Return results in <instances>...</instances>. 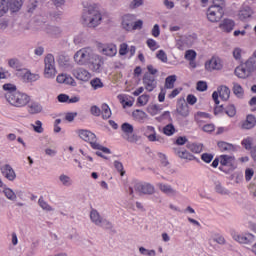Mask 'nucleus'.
<instances>
[{
	"mask_svg": "<svg viewBox=\"0 0 256 256\" xmlns=\"http://www.w3.org/2000/svg\"><path fill=\"white\" fill-rule=\"evenodd\" d=\"M9 7L12 13H17L23 7V0H10Z\"/></svg>",
	"mask_w": 256,
	"mask_h": 256,
	"instance_id": "obj_35",
	"label": "nucleus"
},
{
	"mask_svg": "<svg viewBox=\"0 0 256 256\" xmlns=\"http://www.w3.org/2000/svg\"><path fill=\"white\" fill-rule=\"evenodd\" d=\"M57 83H65L66 85L73 84V77L67 74H59L56 78Z\"/></svg>",
	"mask_w": 256,
	"mask_h": 256,
	"instance_id": "obj_33",
	"label": "nucleus"
},
{
	"mask_svg": "<svg viewBox=\"0 0 256 256\" xmlns=\"http://www.w3.org/2000/svg\"><path fill=\"white\" fill-rule=\"evenodd\" d=\"M157 59L162 61V63H167L168 58H167V53H165L163 50H159L156 54Z\"/></svg>",
	"mask_w": 256,
	"mask_h": 256,
	"instance_id": "obj_54",
	"label": "nucleus"
},
{
	"mask_svg": "<svg viewBox=\"0 0 256 256\" xmlns=\"http://www.w3.org/2000/svg\"><path fill=\"white\" fill-rule=\"evenodd\" d=\"M90 219L92 223L99 226L101 225V222L103 221V217H101V214L96 209H92L90 212Z\"/></svg>",
	"mask_w": 256,
	"mask_h": 256,
	"instance_id": "obj_32",
	"label": "nucleus"
},
{
	"mask_svg": "<svg viewBox=\"0 0 256 256\" xmlns=\"http://www.w3.org/2000/svg\"><path fill=\"white\" fill-rule=\"evenodd\" d=\"M149 103V95L147 94H142L137 98V105L138 107H145Z\"/></svg>",
	"mask_w": 256,
	"mask_h": 256,
	"instance_id": "obj_43",
	"label": "nucleus"
},
{
	"mask_svg": "<svg viewBox=\"0 0 256 256\" xmlns=\"http://www.w3.org/2000/svg\"><path fill=\"white\" fill-rule=\"evenodd\" d=\"M187 149L191 151L192 153H201L203 151V144L198 143H188L186 145Z\"/></svg>",
	"mask_w": 256,
	"mask_h": 256,
	"instance_id": "obj_37",
	"label": "nucleus"
},
{
	"mask_svg": "<svg viewBox=\"0 0 256 256\" xmlns=\"http://www.w3.org/2000/svg\"><path fill=\"white\" fill-rule=\"evenodd\" d=\"M213 184H214V191L215 193H217L218 195H231V191H229V189H227L224 185L223 182H221V180L217 177H214L212 179Z\"/></svg>",
	"mask_w": 256,
	"mask_h": 256,
	"instance_id": "obj_11",
	"label": "nucleus"
},
{
	"mask_svg": "<svg viewBox=\"0 0 256 256\" xmlns=\"http://www.w3.org/2000/svg\"><path fill=\"white\" fill-rule=\"evenodd\" d=\"M176 155L180 159H186V161H193V159H195V157L187 150H176Z\"/></svg>",
	"mask_w": 256,
	"mask_h": 256,
	"instance_id": "obj_34",
	"label": "nucleus"
},
{
	"mask_svg": "<svg viewBox=\"0 0 256 256\" xmlns=\"http://www.w3.org/2000/svg\"><path fill=\"white\" fill-rule=\"evenodd\" d=\"M103 63V57L94 53L87 65H89L91 71H94V73H101V67H103Z\"/></svg>",
	"mask_w": 256,
	"mask_h": 256,
	"instance_id": "obj_8",
	"label": "nucleus"
},
{
	"mask_svg": "<svg viewBox=\"0 0 256 256\" xmlns=\"http://www.w3.org/2000/svg\"><path fill=\"white\" fill-rule=\"evenodd\" d=\"M137 51V48L135 46H130L127 45V43H122L119 46V55H121L122 57L127 55V53H129V57H134L135 53Z\"/></svg>",
	"mask_w": 256,
	"mask_h": 256,
	"instance_id": "obj_16",
	"label": "nucleus"
},
{
	"mask_svg": "<svg viewBox=\"0 0 256 256\" xmlns=\"http://www.w3.org/2000/svg\"><path fill=\"white\" fill-rule=\"evenodd\" d=\"M121 130L123 133L122 137L126 139V141H132L131 135H133L134 131L133 125L125 122L121 125Z\"/></svg>",
	"mask_w": 256,
	"mask_h": 256,
	"instance_id": "obj_18",
	"label": "nucleus"
},
{
	"mask_svg": "<svg viewBox=\"0 0 256 256\" xmlns=\"http://www.w3.org/2000/svg\"><path fill=\"white\" fill-rule=\"evenodd\" d=\"M114 167L118 173H120L121 177L125 175V169L123 168V163L121 162H115Z\"/></svg>",
	"mask_w": 256,
	"mask_h": 256,
	"instance_id": "obj_57",
	"label": "nucleus"
},
{
	"mask_svg": "<svg viewBox=\"0 0 256 256\" xmlns=\"http://www.w3.org/2000/svg\"><path fill=\"white\" fill-rule=\"evenodd\" d=\"M146 45L147 47H149L151 51H157V48L159 47V44H157V41L153 40L152 38H149L146 41Z\"/></svg>",
	"mask_w": 256,
	"mask_h": 256,
	"instance_id": "obj_50",
	"label": "nucleus"
},
{
	"mask_svg": "<svg viewBox=\"0 0 256 256\" xmlns=\"http://www.w3.org/2000/svg\"><path fill=\"white\" fill-rule=\"evenodd\" d=\"M188 105H195L197 103V97L193 94H189L186 98Z\"/></svg>",
	"mask_w": 256,
	"mask_h": 256,
	"instance_id": "obj_63",
	"label": "nucleus"
},
{
	"mask_svg": "<svg viewBox=\"0 0 256 256\" xmlns=\"http://www.w3.org/2000/svg\"><path fill=\"white\" fill-rule=\"evenodd\" d=\"M6 101L12 105V107H26L31 101V97L26 93L16 91L5 94Z\"/></svg>",
	"mask_w": 256,
	"mask_h": 256,
	"instance_id": "obj_3",
	"label": "nucleus"
},
{
	"mask_svg": "<svg viewBox=\"0 0 256 256\" xmlns=\"http://www.w3.org/2000/svg\"><path fill=\"white\" fill-rule=\"evenodd\" d=\"M3 90L7 91L6 93H17V86H15V84H4L3 85Z\"/></svg>",
	"mask_w": 256,
	"mask_h": 256,
	"instance_id": "obj_51",
	"label": "nucleus"
},
{
	"mask_svg": "<svg viewBox=\"0 0 256 256\" xmlns=\"http://www.w3.org/2000/svg\"><path fill=\"white\" fill-rule=\"evenodd\" d=\"M217 145L220 151H235V146L231 143L219 141Z\"/></svg>",
	"mask_w": 256,
	"mask_h": 256,
	"instance_id": "obj_36",
	"label": "nucleus"
},
{
	"mask_svg": "<svg viewBox=\"0 0 256 256\" xmlns=\"http://www.w3.org/2000/svg\"><path fill=\"white\" fill-rule=\"evenodd\" d=\"M118 100L120 101L121 105L124 107H133V98L125 95V94H120L118 95Z\"/></svg>",
	"mask_w": 256,
	"mask_h": 256,
	"instance_id": "obj_30",
	"label": "nucleus"
},
{
	"mask_svg": "<svg viewBox=\"0 0 256 256\" xmlns=\"http://www.w3.org/2000/svg\"><path fill=\"white\" fill-rule=\"evenodd\" d=\"M144 135L151 142L159 141V136H157V131H155L153 126H146L144 128Z\"/></svg>",
	"mask_w": 256,
	"mask_h": 256,
	"instance_id": "obj_22",
	"label": "nucleus"
},
{
	"mask_svg": "<svg viewBox=\"0 0 256 256\" xmlns=\"http://www.w3.org/2000/svg\"><path fill=\"white\" fill-rule=\"evenodd\" d=\"M218 93H219V97H220V99H222V101H227L231 95V90H229V87H227V86H219Z\"/></svg>",
	"mask_w": 256,
	"mask_h": 256,
	"instance_id": "obj_31",
	"label": "nucleus"
},
{
	"mask_svg": "<svg viewBox=\"0 0 256 256\" xmlns=\"http://www.w3.org/2000/svg\"><path fill=\"white\" fill-rule=\"evenodd\" d=\"M157 187L162 193H165V195H177V191L169 184L159 183L157 184Z\"/></svg>",
	"mask_w": 256,
	"mask_h": 256,
	"instance_id": "obj_29",
	"label": "nucleus"
},
{
	"mask_svg": "<svg viewBox=\"0 0 256 256\" xmlns=\"http://www.w3.org/2000/svg\"><path fill=\"white\" fill-rule=\"evenodd\" d=\"M253 15V9L251 6H247L246 4L242 5V8L240 9L238 13V17L241 21H245V19H249Z\"/></svg>",
	"mask_w": 256,
	"mask_h": 256,
	"instance_id": "obj_23",
	"label": "nucleus"
},
{
	"mask_svg": "<svg viewBox=\"0 0 256 256\" xmlns=\"http://www.w3.org/2000/svg\"><path fill=\"white\" fill-rule=\"evenodd\" d=\"M194 119L196 123H203V119H209V114L205 112H197Z\"/></svg>",
	"mask_w": 256,
	"mask_h": 256,
	"instance_id": "obj_47",
	"label": "nucleus"
},
{
	"mask_svg": "<svg viewBox=\"0 0 256 256\" xmlns=\"http://www.w3.org/2000/svg\"><path fill=\"white\" fill-rule=\"evenodd\" d=\"M253 175H255V171H253V169L247 168L245 170V180L246 181H251V179H253Z\"/></svg>",
	"mask_w": 256,
	"mask_h": 256,
	"instance_id": "obj_61",
	"label": "nucleus"
},
{
	"mask_svg": "<svg viewBox=\"0 0 256 256\" xmlns=\"http://www.w3.org/2000/svg\"><path fill=\"white\" fill-rule=\"evenodd\" d=\"M101 12L97 10V7L90 6L88 9H84L82 14V23L86 27H97L101 25Z\"/></svg>",
	"mask_w": 256,
	"mask_h": 256,
	"instance_id": "obj_2",
	"label": "nucleus"
},
{
	"mask_svg": "<svg viewBox=\"0 0 256 256\" xmlns=\"http://www.w3.org/2000/svg\"><path fill=\"white\" fill-rule=\"evenodd\" d=\"M73 75L79 81H89L91 79V73L84 68H77L73 70Z\"/></svg>",
	"mask_w": 256,
	"mask_h": 256,
	"instance_id": "obj_14",
	"label": "nucleus"
},
{
	"mask_svg": "<svg viewBox=\"0 0 256 256\" xmlns=\"http://www.w3.org/2000/svg\"><path fill=\"white\" fill-rule=\"evenodd\" d=\"M143 85L146 89V91H153L155 87H157V80L155 79V76H151V74H146L143 77Z\"/></svg>",
	"mask_w": 256,
	"mask_h": 256,
	"instance_id": "obj_13",
	"label": "nucleus"
},
{
	"mask_svg": "<svg viewBox=\"0 0 256 256\" xmlns=\"http://www.w3.org/2000/svg\"><path fill=\"white\" fill-rule=\"evenodd\" d=\"M223 15H225V12L222 6L211 5L207 10V19L211 23H219V20L223 19Z\"/></svg>",
	"mask_w": 256,
	"mask_h": 256,
	"instance_id": "obj_7",
	"label": "nucleus"
},
{
	"mask_svg": "<svg viewBox=\"0 0 256 256\" xmlns=\"http://www.w3.org/2000/svg\"><path fill=\"white\" fill-rule=\"evenodd\" d=\"M2 175L8 179V181H15L17 175L15 174V170L11 167V165L6 164L5 166L1 167Z\"/></svg>",
	"mask_w": 256,
	"mask_h": 256,
	"instance_id": "obj_20",
	"label": "nucleus"
},
{
	"mask_svg": "<svg viewBox=\"0 0 256 256\" xmlns=\"http://www.w3.org/2000/svg\"><path fill=\"white\" fill-rule=\"evenodd\" d=\"M185 59L186 61H195V59H197V52L194 50H187L185 52Z\"/></svg>",
	"mask_w": 256,
	"mask_h": 256,
	"instance_id": "obj_49",
	"label": "nucleus"
},
{
	"mask_svg": "<svg viewBox=\"0 0 256 256\" xmlns=\"http://www.w3.org/2000/svg\"><path fill=\"white\" fill-rule=\"evenodd\" d=\"M91 87L97 91V89H103L104 85L103 82L101 81V78H94L90 81Z\"/></svg>",
	"mask_w": 256,
	"mask_h": 256,
	"instance_id": "obj_42",
	"label": "nucleus"
},
{
	"mask_svg": "<svg viewBox=\"0 0 256 256\" xmlns=\"http://www.w3.org/2000/svg\"><path fill=\"white\" fill-rule=\"evenodd\" d=\"M3 193L10 201H15L17 199V194H15L11 188H7V186H4Z\"/></svg>",
	"mask_w": 256,
	"mask_h": 256,
	"instance_id": "obj_40",
	"label": "nucleus"
},
{
	"mask_svg": "<svg viewBox=\"0 0 256 256\" xmlns=\"http://www.w3.org/2000/svg\"><path fill=\"white\" fill-rule=\"evenodd\" d=\"M132 117L137 123H145L149 119V115L140 109L134 110L132 112Z\"/></svg>",
	"mask_w": 256,
	"mask_h": 256,
	"instance_id": "obj_21",
	"label": "nucleus"
},
{
	"mask_svg": "<svg viewBox=\"0 0 256 256\" xmlns=\"http://www.w3.org/2000/svg\"><path fill=\"white\" fill-rule=\"evenodd\" d=\"M234 239L238 243H243L244 245H249V243L255 242V236L253 234L235 235Z\"/></svg>",
	"mask_w": 256,
	"mask_h": 256,
	"instance_id": "obj_24",
	"label": "nucleus"
},
{
	"mask_svg": "<svg viewBox=\"0 0 256 256\" xmlns=\"http://www.w3.org/2000/svg\"><path fill=\"white\" fill-rule=\"evenodd\" d=\"M77 134L80 139H82L86 143H89L91 149L97 151L96 155H98V157H101L102 159H108L105 155H111V150L99 143V140L97 139V135H95V133L89 130L82 129L78 130Z\"/></svg>",
	"mask_w": 256,
	"mask_h": 256,
	"instance_id": "obj_1",
	"label": "nucleus"
},
{
	"mask_svg": "<svg viewBox=\"0 0 256 256\" xmlns=\"http://www.w3.org/2000/svg\"><path fill=\"white\" fill-rule=\"evenodd\" d=\"M44 76L46 79H54L57 75V68H55V57L52 54H48L44 58Z\"/></svg>",
	"mask_w": 256,
	"mask_h": 256,
	"instance_id": "obj_6",
	"label": "nucleus"
},
{
	"mask_svg": "<svg viewBox=\"0 0 256 256\" xmlns=\"http://www.w3.org/2000/svg\"><path fill=\"white\" fill-rule=\"evenodd\" d=\"M256 126V117L253 114H249L246 116V120L242 122L241 128L242 129H253Z\"/></svg>",
	"mask_w": 256,
	"mask_h": 256,
	"instance_id": "obj_25",
	"label": "nucleus"
},
{
	"mask_svg": "<svg viewBox=\"0 0 256 256\" xmlns=\"http://www.w3.org/2000/svg\"><path fill=\"white\" fill-rule=\"evenodd\" d=\"M98 227H102L103 229H113V224L109 222V220L103 218L100 224H98Z\"/></svg>",
	"mask_w": 256,
	"mask_h": 256,
	"instance_id": "obj_53",
	"label": "nucleus"
},
{
	"mask_svg": "<svg viewBox=\"0 0 256 256\" xmlns=\"http://www.w3.org/2000/svg\"><path fill=\"white\" fill-rule=\"evenodd\" d=\"M219 169L220 171H223V173H231V171L237 169V165L231 161H220Z\"/></svg>",
	"mask_w": 256,
	"mask_h": 256,
	"instance_id": "obj_27",
	"label": "nucleus"
},
{
	"mask_svg": "<svg viewBox=\"0 0 256 256\" xmlns=\"http://www.w3.org/2000/svg\"><path fill=\"white\" fill-rule=\"evenodd\" d=\"M33 128L36 133H43V123L40 120L35 122Z\"/></svg>",
	"mask_w": 256,
	"mask_h": 256,
	"instance_id": "obj_60",
	"label": "nucleus"
},
{
	"mask_svg": "<svg viewBox=\"0 0 256 256\" xmlns=\"http://www.w3.org/2000/svg\"><path fill=\"white\" fill-rule=\"evenodd\" d=\"M134 189L142 195H153L155 193V186L151 183H136Z\"/></svg>",
	"mask_w": 256,
	"mask_h": 256,
	"instance_id": "obj_9",
	"label": "nucleus"
},
{
	"mask_svg": "<svg viewBox=\"0 0 256 256\" xmlns=\"http://www.w3.org/2000/svg\"><path fill=\"white\" fill-rule=\"evenodd\" d=\"M223 111L228 115V117H235V115H237V108H235V105L233 104H229L225 108H223V106H219L214 109L215 115L223 113Z\"/></svg>",
	"mask_w": 256,
	"mask_h": 256,
	"instance_id": "obj_12",
	"label": "nucleus"
},
{
	"mask_svg": "<svg viewBox=\"0 0 256 256\" xmlns=\"http://www.w3.org/2000/svg\"><path fill=\"white\" fill-rule=\"evenodd\" d=\"M139 251H140L141 255H148V256H155V255H157L155 250H147L145 247H140Z\"/></svg>",
	"mask_w": 256,
	"mask_h": 256,
	"instance_id": "obj_56",
	"label": "nucleus"
},
{
	"mask_svg": "<svg viewBox=\"0 0 256 256\" xmlns=\"http://www.w3.org/2000/svg\"><path fill=\"white\" fill-rule=\"evenodd\" d=\"M135 21V15L126 14L122 18V26L126 31H131L133 22Z\"/></svg>",
	"mask_w": 256,
	"mask_h": 256,
	"instance_id": "obj_26",
	"label": "nucleus"
},
{
	"mask_svg": "<svg viewBox=\"0 0 256 256\" xmlns=\"http://www.w3.org/2000/svg\"><path fill=\"white\" fill-rule=\"evenodd\" d=\"M101 115L103 119H110L112 113H111V108H109V105L107 104H102L101 106Z\"/></svg>",
	"mask_w": 256,
	"mask_h": 256,
	"instance_id": "obj_39",
	"label": "nucleus"
},
{
	"mask_svg": "<svg viewBox=\"0 0 256 256\" xmlns=\"http://www.w3.org/2000/svg\"><path fill=\"white\" fill-rule=\"evenodd\" d=\"M95 51L91 47H85L74 54V61L77 65H89Z\"/></svg>",
	"mask_w": 256,
	"mask_h": 256,
	"instance_id": "obj_4",
	"label": "nucleus"
},
{
	"mask_svg": "<svg viewBox=\"0 0 256 256\" xmlns=\"http://www.w3.org/2000/svg\"><path fill=\"white\" fill-rule=\"evenodd\" d=\"M59 179L62 185H64L65 187H71V185H73V180H71V177L65 174L60 175Z\"/></svg>",
	"mask_w": 256,
	"mask_h": 256,
	"instance_id": "obj_45",
	"label": "nucleus"
},
{
	"mask_svg": "<svg viewBox=\"0 0 256 256\" xmlns=\"http://www.w3.org/2000/svg\"><path fill=\"white\" fill-rule=\"evenodd\" d=\"M205 68L207 71H220V69H223V62L219 57L214 56L205 63Z\"/></svg>",
	"mask_w": 256,
	"mask_h": 256,
	"instance_id": "obj_10",
	"label": "nucleus"
},
{
	"mask_svg": "<svg viewBox=\"0 0 256 256\" xmlns=\"http://www.w3.org/2000/svg\"><path fill=\"white\" fill-rule=\"evenodd\" d=\"M176 111L178 115H180L181 117H189V113H190L189 104L185 102V99L178 101Z\"/></svg>",
	"mask_w": 256,
	"mask_h": 256,
	"instance_id": "obj_15",
	"label": "nucleus"
},
{
	"mask_svg": "<svg viewBox=\"0 0 256 256\" xmlns=\"http://www.w3.org/2000/svg\"><path fill=\"white\" fill-rule=\"evenodd\" d=\"M8 65L9 67H12V69H19V60L17 59H10L8 61Z\"/></svg>",
	"mask_w": 256,
	"mask_h": 256,
	"instance_id": "obj_64",
	"label": "nucleus"
},
{
	"mask_svg": "<svg viewBox=\"0 0 256 256\" xmlns=\"http://www.w3.org/2000/svg\"><path fill=\"white\" fill-rule=\"evenodd\" d=\"M7 11H9L7 0H0V17H3Z\"/></svg>",
	"mask_w": 256,
	"mask_h": 256,
	"instance_id": "obj_48",
	"label": "nucleus"
},
{
	"mask_svg": "<svg viewBox=\"0 0 256 256\" xmlns=\"http://www.w3.org/2000/svg\"><path fill=\"white\" fill-rule=\"evenodd\" d=\"M233 93L237 95V97H243V87H241L238 83H235L233 86Z\"/></svg>",
	"mask_w": 256,
	"mask_h": 256,
	"instance_id": "obj_52",
	"label": "nucleus"
},
{
	"mask_svg": "<svg viewBox=\"0 0 256 256\" xmlns=\"http://www.w3.org/2000/svg\"><path fill=\"white\" fill-rule=\"evenodd\" d=\"M38 205L39 207H41V209H43V211H53V207H51V205H49L44 199L43 197H40L38 200Z\"/></svg>",
	"mask_w": 256,
	"mask_h": 256,
	"instance_id": "obj_46",
	"label": "nucleus"
},
{
	"mask_svg": "<svg viewBox=\"0 0 256 256\" xmlns=\"http://www.w3.org/2000/svg\"><path fill=\"white\" fill-rule=\"evenodd\" d=\"M241 145L247 151H251V149H253V138L251 137L244 138L241 142Z\"/></svg>",
	"mask_w": 256,
	"mask_h": 256,
	"instance_id": "obj_41",
	"label": "nucleus"
},
{
	"mask_svg": "<svg viewBox=\"0 0 256 256\" xmlns=\"http://www.w3.org/2000/svg\"><path fill=\"white\" fill-rule=\"evenodd\" d=\"M137 29H143V21L137 20L136 22H132L131 31H137Z\"/></svg>",
	"mask_w": 256,
	"mask_h": 256,
	"instance_id": "obj_59",
	"label": "nucleus"
},
{
	"mask_svg": "<svg viewBox=\"0 0 256 256\" xmlns=\"http://www.w3.org/2000/svg\"><path fill=\"white\" fill-rule=\"evenodd\" d=\"M243 53V50L241 48H235L233 50V57L236 61H241V55Z\"/></svg>",
	"mask_w": 256,
	"mask_h": 256,
	"instance_id": "obj_58",
	"label": "nucleus"
},
{
	"mask_svg": "<svg viewBox=\"0 0 256 256\" xmlns=\"http://www.w3.org/2000/svg\"><path fill=\"white\" fill-rule=\"evenodd\" d=\"M43 111V106L39 102L32 101L28 104V113L37 115Z\"/></svg>",
	"mask_w": 256,
	"mask_h": 256,
	"instance_id": "obj_28",
	"label": "nucleus"
},
{
	"mask_svg": "<svg viewBox=\"0 0 256 256\" xmlns=\"http://www.w3.org/2000/svg\"><path fill=\"white\" fill-rule=\"evenodd\" d=\"M197 91H207V82L198 81L196 85Z\"/></svg>",
	"mask_w": 256,
	"mask_h": 256,
	"instance_id": "obj_62",
	"label": "nucleus"
},
{
	"mask_svg": "<svg viewBox=\"0 0 256 256\" xmlns=\"http://www.w3.org/2000/svg\"><path fill=\"white\" fill-rule=\"evenodd\" d=\"M175 126L173 124H167L163 128L164 135H167V137H171V135H175Z\"/></svg>",
	"mask_w": 256,
	"mask_h": 256,
	"instance_id": "obj_44",
	"label": "nucleus"
},
{
	"mask_svg": "<svg viewBox=\"0 0 256 256\" xmlns=\"http://www.w3.org/2000/svg\"><path fill=\"white\" fill-rule=\"evenodd\" d=\"M102 53L106 57H115L117 55V45L115 44H104L102 46Z\"/></svg>",
	"mask_w": 256,
	"mask_h": 256,
	"instance_id": "obj_19",
	"label": "nucleus"
},
{
	"mask_svg": "<svg viewBox=\"0 0 256 256\" xmlns=\"http://www.w3.org/2000/svg\"><path fill=\"white\" fill-rule=\"evenodd\" d=\"M219 29L224 33H231L235 29V21L226 18L219 24Z\"/></svg>",
	"mask_w": 256,
	"mask_h": 256,
	"instance_id": "obj_17",
	"label": "nucleus"
},
{
	"mask_svg": "<svg viewBox=\"0 0 256 256\" xmlns=\"http://www.w3.org/2000/svg\"><path fill=\"white\" fill-rule=\"evenodd\" d=\"M175 81H177V76H175V75L168 76L165 79L164 88L173 89V87H175Z\"/></svg>",
	"mask_w": 256,
	"mask_h": 256,
	"instance_id": "obj_38",
	"label": "nucleus"
},
{
	"mask_svg": "<svg viewBox=\"0 0 256 256\" xmlns=\"http://www.w3.org/2000/svg\"><path fill=\"white\" fill-rule=\"evenodd\" d=\"M255 69V62L253 61V58H251L248 59L244 64L236 67L235 75L239 79H247V77H249L251 73L255 71Z\"/></svg>",
	"mask_w": 256,
	"mask_h": 256,
	"instance_id": "obj_5",
	"label": "nucleus"
},
{
	"mask_svg": "<svg viewBox=\"0 0 256 256\" xmlns=\"http://www.w3.org/2000/svg\"><path fill=\"white\" fill-rule=\"evenodd\" d=\"M24 79H27V81H30V82L37 81V79H39V75L32 74L31 72H26L24 74Z\"/></svg>",
	"mask_w": 256,
	"mask_h": 256,
	"instance_id": "obj_55",
	"label": "nucleus"
}]
</instances>
